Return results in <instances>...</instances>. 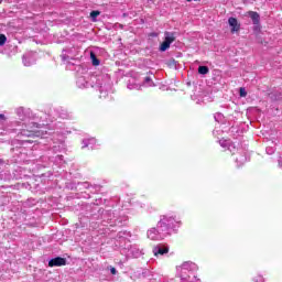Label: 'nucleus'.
Returning a JSON list of instances; mask_svg holds the SVG:
<instances>
[{"label":"nucleus","instance_id":"4","mask_svg":"<svg viewBox=\"0 0 282 282\" xmlns=\"http://www.w3.org/2000/svg\"><path fill=\"white\" fill-rule=\"evenodd\" d=\"M164 36H165V39H164L163 43H161L160 52H166V50H169V47H171V43H174V41H175L174 32L166 31L164 33Z\"/></svg>","mask_w":282,"mask_h":282},{"label":"nucleus","instance_id":"25","mask_svg":"<svg viewBox=\"0 0 282 282\" xmlns=\"http://www.w3.org/2000/svg\"><path fill=\"white\" fill-rule=\"evenodd\" d=\"M220 145H221L223 148L230 147V141H228V140H223V141H220Z\"/></svg>","mask_w":282,"mask_h":282},{"label":"nucleus","instance_id":"19","mask_svg":"<svg viewBox=\"0 0 282 282\" xmlns=\"http://www.w3.org/2000/svg\"><path fill=\"white\" fill-rule=\"evenodd\" d=\"M208 72H209L208 66L198 67V74H202L203 76H205V74H208Z\"/></svg>","mask_w":282,"mask_h":282},{"label":"nucleus","instance_id":"14","mask_svg":"<svg viewBox=\"0 0 282 282\" xmlns=\"http://www.w3.org/2000/svg\"><path fill=\"white\" fill-rule=\"evenodd\" d=\"M249 17L251 19V21L257 25V23H259V13L254 12V11H249Z\"/></svg>","mask_w":282,"mask_h":282},{"label":"nucleus","instance_id":"3","mask_svg":"<svg viewBox=\"0 0 282 282\" xmlns=\"http://www.w3.org/2000/svg\"><path fill=\"white\" fill-rule=\"evenodd\" d=\"M39 129V123L31 122L25 126L24 129L20 130V135L24 138H39L41 137V131Z\"/></svg>","mask_w":282,"mask_h":282},{"label":"nucleus","instance_id":"5","mask_svg":"<svg viewBox=\"0 0 282 282\" xmlns=\"http://www.w3.org/2000/svg\"><path fill=\"white\" fill-rule=\"evenodd\" d=\"M154 257H164V254H169V246L159 243L152 250Z\"/></svg>","mask_w":282,"mask_h":282},{"label":"nucleus","instance_id":"15","mask_svg":"<svg viewBox=\"0 0 282 282\" xmlns=\"http://www.w3.org/2000/svg\"><path fill=\"white\" fill-rule=\"evenodd\" d=\"M72 51H67V50H63V52H62V55H61V58H62V61H68V59H70L72 58Z\"/></svg>","mask_w":282,"mask_h":282},{"label":"nucleus","instance_id":"10","mask_svg":"<svg viewBox=\"0 0 282 282\" xmlns=\"http://www.w3.org/2000/svg\"><path fill=\"white\" fill-rule=\"evenodd\" d=\"M77 86L80 88V89H85L87 87H94V84L87 82V79H85V77H78L77 79Z\"/></svg>","mask_w":282,"mask_h":282},{"label":"nucleus","instance_id":"7","mask_svg":"<svg viewBox=\"0 0 282 282\" xmlns=\"http://www.w3.org/2000/svg\"><path fill=\"white\" fill-rule=\"evenodd\" d=\"M128 256L138 259V257H142V250H140V247H138V245H132L128 249Z\"/></svg>","mask_w":282,"mask_h":282},{"label":"nucleus","instance_id":"24","mask_svg":"<svg viewBox=\"0 0 282 282\" xmlns=\"http://www.w3.org/2000/svg\"><path fill=\"white\" fill-rule=\"evenodd\" d=\"M239 95H240V98H246V96H248V93L246 91V88H240Z\"/></svg>","mask_w":282,"mask_h":282},{"label":"nucleus","instance_id":"11","mask_svg":"<svg viewBox=\"0 0 282 282\" xmlns=\"http://www.w3.org/2000/svg\"><path fill=\"white\" fill-rule=\"evenodd\" d=\"M235 160L238 163V166H242V164H246V162H248V158H246V154H238Z\"/></svg>","mask_w":282,"mask_h":282},{"label":"nucleus","instance_id":"26","mask_svg":"<svg viewBox=\"0 0 282 282\" xmlns=\"http://www.w3.org/2000/svg\"><path fill=\"white\" fill-rule=\"evenodd\" d=\"M110 272H111V274H118V270H116V268H110Z\"/></svg>","mask_w":282,"mask_h":282},{"label":"nucleus","instance_id":"17","mask_svg":"<svg viewBox=\"0 0 282 282\" xmlns=\"http://www.w3.org/2000/svg\"><path fill=\"white\" fill-rule=\"evenodd\" d=\"M193 268H195V263L193 262H184L182 264V270H193Z\"/></svg>","mask_w":282,"mask_h":282},{"label":"nucleus","instance_id":"30","mask_svg":"<svg viewBox=\"0 0 282 282\" xmlns=\"http://www.w3.org/2000/svg\"><path fill=\"white\" fill-rule=\"evenodd\" d=\"M84 186H86V187H87V186H89V183H87V182H86V183H84Z\"/></svg>","mask_w":282,"mask_h":282},{"label":"nucleus","instance_id":"12","mask_svg":"<svg viewBox=\"0 0 282 282\" xmlns=\"http://www.w3.org/2000/svg\"><path fill=\"white\" fill-rule=\"evenodd\" d=\"M15 113L19 120H22V121L25 120L26 115H25V109L23 107L17 108Z\"/></svg>","mask_w":282,"mask_h":282},{"label":"nucleus","instance_id":"1","mask_svg":"<svg viewBox=\"0 0 282 282\" xmlns=\"http://www.w3.org/2000/svg\"><path fill=\"white\" fill-rule=\"evenodd\" d=\"M177 224L180 223L175 220L172 216H161L156 228H151L150 230H148V239H151L152 241H161V239H164V237H169V235H171V232L175 230Z\"/></svg>","mask_w":282,"mask_h":282},{"label":"nucleus","instance_id":"21","mask_svg":"<svg viewBox=\"0 0 282 282\" xmlns=\"http://www.w3.org/2000/svg\"><path fill=\"white\" fill-rule=\"evenodd\" d=\"M8 37L6 36V34H0V47H2V45H6Z\"/></svg>","mask_w":282,"mask_h":282},{"label":"nucleus","instance_id":"22","mask_svg":"<svg viewBox=\"0 0 282 282\" xmlns=\"http://www.w3.org/2000/svg\"><path fill=\"white\" fill-rule=\"evenodd\" d=\"M228 151H230V153H232V155H235V151H237V148L230 141H229Z\"/></svg>","mask_w":282,"mask_h":282},{"label":"nucleus","instance_id":"2","mask_svg":"<svg viewBox=\"0 0 282 282\" xmlns=\"http://www.w3.org/2000/svg\"><path fill=\"white\" fill-rule=\"evenodd\" d=\"M90 80L93 84L95 83L96 87H99L100 94L111 89V78L108 75L91 76Z\"/></svg>","mask_w":282,"mask_h":282},{"label":"nucleus","instance_id":"28","mask_svg":"<svg viewBox=\"0 0 282 282\" xmlns=\"http://www.w3.org/2000/svg\"><path fill=\"white\" fill-rule=\"evenodd\" d=\"M0 120H6V115L0 113Z\"/></svg>","mask_w":282,"mask_h":282},{"label":"nucleus","instance_id":"31","mask_svg":"<svg viewBox=\"0 0 282 282\" xmlns=\"http://www.w3.org/2000/svg\"><path fill=\"white\" fill-rule=\"evenodd\" d=\"M62 118H66L65 116H62Z\"/></svg>","mask_w":282,"mask_h":282},{"label":"nucleus","instance_id":"16","mask_svg":"<svg viewBox=\"0 0 282 282\" xmlns=\"http://www.w3.org/2000/svg\"><path fill=\"white\" fill-rule=\"evenodd\" d=\"M90 61L95 67H98V65H100V59H98L94 52L90 53Z\"/></svg>","mask_w":282,"mask_h":282},{"label":"nucleus","instance_id":"6","mask_svg":"<svg viewBox=\"0 0 282 282\" xmlns=\"http://www.w3.org/2000/svg\"><path fill=\"white\" fill-rule=\"evenodd\" d=\"M66 263H67V260L65 258L57 257V258H53L48 261V267L50 268H58L61 265H66Z\"/></svg>","mask_w":282,"mask_h":282},{"label":"nucleus","instance_id":"13","mask_svg":"<svg viewBox=\"0 0 282 282\" xmlns=\"http://www.w3.org/2000/svg\"><path fill=\"white\" fill-rule=\"evenodd\" d=\"M82 149H86V147H90V149H94V145L96 144V139H86L83 141Z\"/></svg>","mask_w":282,"mask_h":282},{"label":"nucleus","instance_id":"9","mask_svg":"<svg viewBox=\"0 0 282 282\" xmlns=\"http://www.w3.org/2000/svg\"><path fill=\"white\" fill-rule=\"evenodd\" d=\"M22 61L25 67H30L31 65H34L36 63V59L34 58V56H32V54L23 55Z\"/></svg>","mask_w":282,"mask_h":282},{"label":"nucleus","instance_id":"23","mask_svg":"<svg viewBox=\"0 0 282 282\" xmlns=\"http://www.w3.org/2000/svg\"><path fill=\"white\" fill-rule=\"evenodd\" d=\"M214 118H215L216 122H221V120H224V115L218 112L214 116Z\"/></svg>","mask_w":282,"mask_h":282},{"label":"nucleus","instance_id":"27","mask_svg":"<svg viewBox=\"0 0 282 282\" xmlns=\"http://www.w3.org/2000/svg\"><path fill=\"white\" fill-rule=\"evenodd\" d=\"M267 153L272 154V153H274V150L267 148Z\"/></svg>","mask_w":282,"mask_h":282},{"label":"nucleus","instance_id":"20","mask_svg":"<svg viewBox=\"0 0 282 282\" xmlns=\"http://www.w3.org/2000/svg\"><path fill=\"white\" fill-rule=\"evenodd\" d=\"M98 17H100V11H91L90 12L91 21L96 22V19H98Z\"/></svg>","mask_w":282,"mask_h":282},{"label":"nucleus","instance_id":"29","mask_svg":"<svg viewBox=\"0 0 282 282\" xmlns=\"http://www.w3.org/2000/svg\"><path fill=\"white\" fill-rule=\"evenodd\" d=\"M182 282H186L188 281L186 278H184V275H181Z\"/></svg>","mask_w":282,"mask_h":282},{"label":"nucleus","instance_id":"8","mask_svg":"<svg viewBox=\"0 0 282 282\" xmlns=\"http://www.w3.org/2000/svg\"><path fill=\"white\" fill-rule=\"evenodd\" d=\"M228 23L231 28V32L235 33V32H239V30H241V24H239V22L237 21L236 18H229L228 19Z\"/></svg>","mask_w":282,"mask_h":282},{"label":"nucleus","instance_id":"18","mask_svg":"<svg viewBox=\"0 0 282 282\" xmlns=\"http://www.w3.org/2000/svg\"><path fill=\"white\" fill-rule=\"evenodd\" d=\"M143 86L144 87H153V79H151V77H145L143 80Z\"/></svg>","mask_w":282,"mask_h":282}]
</instances>
